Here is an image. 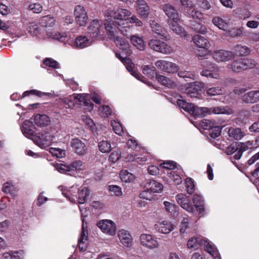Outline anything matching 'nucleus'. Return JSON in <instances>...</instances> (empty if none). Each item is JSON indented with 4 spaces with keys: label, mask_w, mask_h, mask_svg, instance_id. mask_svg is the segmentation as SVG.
I'll return each instance as SVG.
<instances>
[{
    "label": "nucleus",
    "mask_w": 259,
    "mask_h": 259,
    "mask_svg": "<svg viewBox=\"0 0 259 259\" xmlns=\"http://www.w3.org/2000/svg\"><path fill=\"white\" fill-rule=\"evenodd\" d=\"M187 191L189 194H192L195 190V185L192 179L187 178L185 180Z\"/></svg>",
    "instance_id": "obj_51"
},
{
    "label": "nucleus",
    "mask_w": 259,
    "mask_h": 259,
    "mask_svg": "<svg viewBox=\"0 0 259 259\" xmlns=\"http://www.w3.org/2000/svg\"><path fill=\"white\" fill-rule=\"evenodd\" d=\"M235 52L239 56H246L250 53V50L245 46L237 45L235 47Z\"/></svg>",
    "instance_id": "obj_39"
},
{
    "label": "nucleus",
    "mask_w": 259,
    "mask_h": 259,
    "mask_svg": "<svg viewBox=\"0 0 259 259\" xmlns=\"http://www.w3.org/2000/svg\"><path fill=\"white\" fill-rule=\"evenodd\" d=\"M104 16L105 17V28L106 29V24H107L109 26H112L113 30H115L114 26L112 25V22L113 21L119 20L120 16L118 8H114L113 9L111 8L108 9L105 11Z\"/></svg>",
    "instance_id": "obj_7"
},
{
    "label": "nucleus",
    "mask_w": 259,
    "mask_h": 259,
    "mask_svg": "<svg viewBox=\"0 0 259 259\" xmlns=\"http://www.w3.org/2000/svg\"><path fill=\"white\" fill-rule=\"evenodd\" d=\"M201 65L204 68H207L211 71H218L219 70L218 67L215 64L210 62L207 60L206 58L201 59Z\"/></svg>",
    "instance_id": "obj_40"
},
{
    "label": "nucleus",
    "mask_w": 259,
    "mask_h": 259,
    "mask_svg": "<svg viewBox=\"0 0 259 259\" xmlns=\"http://www.w3.org/2000/svg\"><path fill=\"white\" fill-rule=\"evenodd\" d=\"M149 46L151 49L164 54H169L172 52L171 47L158 39L150 40Z\"/></svg>",
    "instance_id": "obj_2"
},
{
    "label": "nucleus",
    "mask_w": 259,
    "mask_h": 259,
    "mask_svg": "<svg viewBox=\"0 0 259 259\" xmlns=\"http://www.w3.org/2000/svg\"><path fill=\"white\" fill-rule=\"evenodd\" d=\"M202 246H204L205 250L207 251L208 253H209L211 255H212L213 257H218V252L216 248L213 245L211 244L206 240V242H205V243H204V244H203Z\"/></svg>",
    "instance_id": "obj_37"
},
{
    "label": "nucleus",
    "mask_w": 259,
    "mask_h": 259,
    "mask_svg": "<svg viewBox=\"0 0 259 259\" xmlns=\"http://www.w3.org/2000/svg\"><path fill=\"white\" fill-rule=\"evenodd\" d=\"M185 13L187 16L199 21H202L204 19L203 14L200 11L194 9L192 7L185 9Z\"/></svg>",
    "instance_id": "obj_22"
},
{
    "label": "nucleus",
    "mask_w": 259,
    "mask_h": 259,
    "mask_svg": "<svg viewBox=\"0 0 259 259\" xmlns=\"http://www.w3.org/2000/svg\"><path fill=\"white\" fill-rule=\"evenodd\" d=\"M39 23L42 27H53L55 24V20L53 17L45 16L40 19Z\"/></svg>",
    "instance_id": "obj_35"
},
{
    "label": "nucleus",
    "mask_w": 259,
    "mask_h": 259,
    "mask_svg": "<svg viewBox=\"0 0 259 259\" xmlns=\"http://www.w3.org/2000/svg\"><path fill=\"white\" fill-rule=\"evenodd\" d=\"M223 92V89L220 87L207 88L206 90V94L209 96L221 95Z\"/></svg>",
    "instance_id": "obj_42"
},
{
    "label": "nucleus",
    "mask_w": 259,
    "mask_h": 259,
    "mask_svg": "<svg viewBox=\"0 0 259 259\" xmlns=\"http://www.w3.org/2000/svg\"><path fill=\"white\" fill-rule=\"evenodd\" d=\"M204 87L203 82L195 81L190 84L189 87L186 89V93L188 96L191 98H199L200 96L199 91Z\"/></svg>",
    "instance_id": "obj_9"
},
{
    "label": "nucleus",
    "mask_w": 259,
    "mask_h": 259,
    "mask_svg": "<svg viewBox=\"0 0 259 259\" xmlns=\"http://www.w3.org/2000/svg\"><path fill=\"white\" fill-rule=\"evenodd\" d=\"M232 70L234 72H240L244 70L243 64L242 62V58L234 61L231 64Z\"/></svg>",
    "instance_id": "obj_41"
},
{
    "label": "nucleus",
    "mask_w": 259,
    "mask_h": 259,
    "mask_svg": "<svg viewBox=\"0 0 259 259\" xmlns=\"http://www.w3.org/2000/svg\"><path fill=\"white\" fill-rule=\"evenodd\" d=\"M228 133L230 138L236 140H240L243 137V134L240 128L230 127Z\"/></svg>",
    "instance_id": "obj_31"
},
{
    "label": "nucleus",
    "mask_w": 259,
    "mask_h": 259,
    "mask_svg": "<svg viewBox=\"0 0 259 259\" xmlns=\"http://www.w3.org/2000/svg\"><path fill=\"white\" fill-rule=\"evenodd\" d=\"M155 65L158 69L168 73H174L179 70V66L175 63L166 60H158Z\"/></svg>",
    "instance_id": "obj_4"
},
{
    "label": "nucleus",
    "mask_w": 259,
    "mask_h": 259,
    "mask_svg": "<svg viewBox=\"0 0 259 259\" xmlns=\"http://www.w3.org/2000/svg\"><path fill=\"white\" fill-rule=\"evenodd\" d=\"M90 194L88 189L86 187L83 188L79 190L78 194V202L79 204H83L85 201V199Z\"/></svg>",
    "instance_id": "obj_38"
},
{
    "label": "nucleus",
    "mask_w": 259,
    "mask_h": 259,
    "mask_svg": "<svg viewBox=\"0 0 259 259\" xmlns=\"http://www.w3.org/2000/svg\"><path fill=\"white\" fill-rule=\"evenodd\" d=\"M178 21H179L168 20L167 23L170 29L176 34L179 35L184 34L185 32V30L181 26L179 25L178 24Z\"/></svg>",
    "instance_id": "obj_32"
},
{
    "label": "nucleus",
    "mask_w": 259,
    "mask_h": 259,
    "mask_svg": "<svg viewBox=\"0 0 259 259\" xmlns=\"http://www.w3.org/2000/svg\"><path fill=\"white\" fill-rule=\"evenodd\" d=\"M55 167L60 172L67 173L69 175L70 169L68 165L63 164L62 163H57Z\"/></svg>",
    "instance_id": "obj_57"
},
{
    "label": "nucleus",
    "mask_w": 259,
    "mask_h": 259,
    "mask_svg": "<svg viewBox=\"0 0 259 259\" xmlns=\"http://www.w3.org/2000/svg\"><path fill=\"white\" fill-rule=\"evenodd\" d=\"M214 123L208 119H203L201 123V126L206 130L212 128L215 125Z\"/></svg>",
    "instance_id": "obj_61"
},
{
    "label": "nucleus",
    "mask_w": 259,
    "mask_h": 259,
    "mask_svg": "<svg viewBox=\"0 0 259 259\" xmlns=\"http://www.w3.org/2000/svg\"><path fill=\"white\" fill-rule=\"evenodd\" d=\"M143 73L149 77H153L156 74V69L154 66H144L142 68Z\"/></svg>",
    "instance_id": "obj_47"
},
{
    "label": "nucleus",
    "mask_w": 259,
    "mask_h": 259,
    "mask_svg": "<svg viewBox=\"0 0 259 259\" xmlns=\"http://www.w3.org/2000/svg\"><path fill=\"white\" fill-rule=\"evenodd\" d=\"M43 64L46 66L54 68H59V63L52 58H46L43 62Z\"/></svg>",
    "instance_id": "obj_55"
},
{
    "label": "nucleus",
    "mask_w": 259,
    "mask_h": 259,
    "mask_svg": "<svg viewBox=\"0 0 259 259\" xmlns=\"http://www.w3.org/2000/svg\"><path fill=\"white\" fill-rule=\"evenodd\" d=\"M212 23L220 29L227 30L228 28V23L220 17H215L212 19Z\"/></svg>",
    "instance_id": "obj_36"
},
{
    "label": "nucleus",
    "mask_w": 259,
    "mask_h": 259,
    "mask_svg": "<svg viewBox=\"0 0 259 259\" xmlns=\"http://www.w3.org/2000/svg\"><path fill=\"white\" fill-rule=\"evenodd\" d=\"M99 149L102 153H108L111 150V144L106 141H102L99 143Z\"/></svg>",
    "instance_id": "obj_46"
},
{
    "label": "nucleus",
    "mask_w": 259,
    "mask_h": 259,
    "mask_svg": "<svg viewBox=\"0 0 259 259\" xmlns=\"http://www.w3.org/2000/svg\"><path fill=\"white\" fill-rule=\"evenodd\" d=\"M177 202L184 209L188 212H193L194 207L190 202L189 197L185 194L180 193L176 197Z\"/></svg>",
    "instance_id": "obj_11"
},
{
    "label": "nucleus",
    "mask_w": 259,
    "mask_h": 259,
    "mask_svg": "<svg viewBox=\"0 0 259 259\" xmlns=\"http://www.w3.org/2000/svg\"><path fill=\"white\" fill-rule=\"evenodd\" d=\"M243 29L241 27L234 28L228 31V35L232 37L241 36L243 35Z\"/></svg>",
    "instance_id": "obj_53"
},
{
    "label": "nucleus",
    "mask_w": 259,
    "mask_h": 259,
    "mask_svg": "<svg viewBox=\"0 0 259 259\" xmlns=\"http://www.w3.org/2000/svg\"><path fill=\"white\" fill-rule=\"evenodd\" d=\"M137 11L141 17L146 18L150 13V8L144 0L137 2Z\"/></svg>",
    "instance_id": "obj_17"
},
{
    "label": "nucleus",
    "mask_w": 259,
    "mask_h": 259,
    "mask_svg": "<svg viewBox=\"0 0 259 259\" xmlns=\"http://www.w3.org/2000/svg\"><path fill=\"white\" fill-rule=\"evenodd\" d=\"M200 22L201 21L198 22L197 21L192 22L191 24V27L196 32L203 34H205L207 32V28Z\"/></svg>",
    "instance_id": "obj_30"
},
{
    "label": "nucleus",
    "mask_w": 259,
    "mask_h": 259,
    "mask_svg": "<svg viewBox=\"0 0 259 259\" xmlns=\"http://www.w3.org/2000/svg\"><path fill=\"white\" fill-rule=\"evenodd\" d=\"M206 242V240L201 236L192 237L189 239L187 246L190 249L196 248L198 245L202 246Z\"/></svg>",
    "instance_id": "obj_25"
},
{
    "label": "nucleus",
    "mask_w": 259,
    "mask_h": 259,
    "mask_svg": "<svg viewBox=\"0 0 259 259\" xmlns=\"http://www.w3.org/2000/svg\"><path fill=\"white\" fill-rule=\"evenodd\" d=\"M211 71L210 70H204L202 71L200 73V74L202 76H206L207 77H211L213 78H218L219 77V74L218 73H212Z\"/></svg>",
    "instance_id": "obj_60"
},
{
    "label": "nucleus",
    "mask_w": 259,
    "mask_h": 259,
    "mask_svg": "<svg viewBox=\"0 0 259 259\" xmlns=\"http://www.w3.org/2000/svg\"><path fill=\"white\" fill-rule=\"evenodd\" d=\"M157 81L163 85L168 88H174L176 87V83L169 78L158 75L156 76Z\"/></svg>",
    "instance_id": "obj_34"
},
{
    "label": "nucleus",
    "mask_w": 259,
    "mask_h": 259,
    "mask_svg": "<svg viewBox=\"0 0 259 259\" xmlns=\"http://www.w3.org/2000/svg\"><path fill=\"white\" fill-rule=\"evenodd\" d=\"M152 192L148 190V188L147 187L146 190L143 191L140 194V197L141 198L146 200H151L152 198Z\"/></svg>",
    "instance_id": "obj_63"
},
{
    "label": "nucleus",
    "mask_w": 259,
    "mask_h": 259,
    "mask_svg": "<svg viewBox=\"0 0 259 259\" xmlns=\"http://www.w3.org/2000/svg\"><path fill=\"white\" fill-rule=\"evenodd\" d=\"M33 142L40 147L49 145L52 142V137L49 134H42L41 136H36L33 138Z\"/></svg>",
    "instance_id": "obj_18"
},
{
    "label": "nucleus",
    "mask_w": 259,
    "mask_h": 259,
    "mask_svg": "<svg viewBox=\"0 0 259 259\" xmlns=\"http://www.w3.org/2000/svg\"><path fill=\"white\" fill-rule=\"evenodd\" d=\"M73 95L72 96H69V97H66L64 98L61 99V101L62 103H63L66 106H67V107L68 108H73L74 107L75 103L73 101Z\"/></svg>",
    "instance_id": "obj_58"
},
{
    "label": "nucleus",
    "mask_w": 259,
    "mask_h": 259,
    "mask_svg": "<svg viewBox=\"0 0 259 259\" xmlns=\"http://www.w3.org/2000/svg\"><path fill=\"white\" fill-rule=\"evenodd\" d=\"M76 22L80 26H84L87 22L88 17L87 12L83 7L78 5L75 7L74 12Z\"/></svg>",
    "instance_id": "obj_8"
},
{
    "label": "nucleus",
    "mask_w": 259,
    "mask_h": 259,
    "mask_svg": "<svg viewBox=\"0 0 259 259\" xmlns=\"http://www.w3.org/2000/svg\"><path fill=\"white\" fill-rule=\"evenodd\" d=\"M97 226L103 232L110 235H114L116 232L115 224L111 220H103L97 224Z\"/></svg>",
    "instance_id": "obj_6"
},
{
    "label": "nucleus",
    "mask_w": 259,
    "mask_h": 259,
    "mask_svg": "<svg viewBox=\"0 0 259 259\" xmlns=\"http://www.w3.org/2000/svg\"><path fill=\"white\" fill-rule=\"evenodd\" d=\"M70 144L73 151L76 154L82 156L87 153L88 148L81 140L78 139H73L71 140Z\"/></svg>",
    "instance_id": "obj_10"
},
{
    "label": "nucleus",
    "mask_w": 259,
    "mask_h": 259,
    "mask_svg": "<svg viewBox=\"0 0 259 259\" xmlns=\"http://www.w3.org/2000/svg\"><path fill=\"white\" fill-rule=\"evenodd\" d=\"M118 236L121 243L126 247H130L132 245L133 238L127 230L122 229L118 231Z\"/></svg>",
    "instance_id": "obj_16"
},
{
    "label": "nucleus",
    "mask_w": 259,
    "mask_h": 259,
    "mask_svg": "<svg viewBox=\"0 0 259 259\" xmlns=\"http://www.w3.org/2000/svg\"><path fill=\"white\" fill-rule=\"evenodd\" d=\"M21 131L23 135L28 138H30L33 141V138L36 136L33 131V122L29 120L24 121L21 127Z\"/></svg>",
    "instance_id": "obj_14"
},
{
    "label": "nucleus",
    "mask_w": 259,
    "mask_h": 259,
    "mask_svg": "<svg viewBox=\"0 0 259 259\" xmlns=\"http://www.w3.org/2000/svg\"><path fill=\"white\" fill-rule=\"evenodd\" d=\"M100 24L98 20H94L92 21L90 24L89 28V33L93 38H97L99 35H101L100 30Z\"/></svg>",
    "instance_id": "obj_20"
},
{
    "label": "nucleus",
    "mask_w": 259,
    "mask_h": 259,
    "mask_svg": "<svg viewBox=\"0 0 259 259\" xmlns=\"http://www.w3.org/2000/svg\"><path fill=\"white\" fill-rule=\"evenodd\" d=\"M109 191L112 195L120 196L122 194L121 188L117 185L109 186Z\"/></svg>",
    "instance_id": "obj_52"
},
{
    "label": "nucleus",
    "mask_w": 259,
    "mask_h": 259,
    "mask_svg": "<svg viewBox=\"0 0 259 259\" xmlns=\"http://www.w3.org/2000/svg\"><path fill=\"white\" fill-rule=\"evenodd\" d=\"M120 178L122 182H130L134 180V176L127 170H122L120 173Z\"/></svg>",
    "instance_id": "obj_43"
},
{
    "label": "nucleus",
    "mask_w": 259,
    "mask_h": 259,
    "mask_svg": "<svg viewBox=\"0 0 259 259\" xmlns=\"http://www.w3.org/2000/svg\"><path fill=\"white\" fill-rule=\"evenodd\" d=\"M210 114V110L205 107H199L194 105L191 115L194 117H203Z\"/></svg>",
    "instance_id": "obj_27"
},
{
    "label": "nucleus",
    "mask_w": 259,
    "mask_h": 259,
    "mask_svg": "<svg viewBox=\"0 0 259 259\" xmlns=\"http://www.w3.org/2000/svg\"><path fill=\"white\" fill-rule=\"evenodd\" d=\"M29 32L32 35L37 36L40 34L39 27L35 23H31L29 25Z\"/></svg>",
    "instance_id": "obj_54"
},
{
    "label": "nucleus",
    "mask_w": 259,
    "mask_h": 259,
    "mask_svg": "<svg viewBox=\"0 0 259 259\" xmlns=\"http://www.w3.org/2000/svg\"><path fill=\"white\" fill-rule=\"evenodd\" d=\"M242 101L246 103H254L259 101V90L251 91L244 94Z\"/></svg>",
    "instance_id": "obj_19"
},
{
    "label": "nucleus",
    "mask_w": 259,
    "mask_h": 259,
    "mask_svg": "<svg viewBox=\"0 0 259 259\" xmlns=\"http://www.w3.org/2000/svg\"><path fill=\"white\" fill-rule=\"evenodd\" d=\"M29 8L34 13H39L42 11V7L39 4L34 3L29 5Z\"/></svg>",
    "instance_id": "obj_64"
},
{
    "label": "nucleus",
    "mask_w": 259,
    "mask_h": 259,
    "mask_svg": "<svg viewBox=\"0 0 259 259\" xmlns=\"http://www.w3.org/2000/svg\"><path fill=\"white\" fill-rule=\"evenodd\" d=\"M106 30L108 38L113 41L116 46L120 50H122L125 53L130 55L131 53V50L130 48V45L126 40L122 37L118 36L116 34V31L113 30L112 26H109L106 24Z\"/></svg>",
    "instance_id": "obj_1"
},
{
    "label": "nucleus",
    "mask_w": 259,
    "mask_h": 259,
    "mask_svg": "<svg viewBox=\"0 0 259 259\" xmlns=\"http://www.w3.org/2000/svg\"><path fill=\"white\" fill-rule=\"evenodd\" d=\"M92 43L88 38L85 36H79L76 38L74 42V46L77 48L83 49L90 46Z\"/></svg>",
    "instance_id": "obj_24"
},
{
    "label": "nucleus",
    "mask_w": 259,
    "mask_h": 259,
    "mask_svg": "<svg viewBox=\"0 0 259 259\" xmlns=\"http://www.w3.org/2000/svg\"><path fill=\"white\" fill-rule=\"evenodd\" d=\"M163 204L166 211L170 213H174L176 212L177 206L176 204L166 201H164Z\"/></svg>",
    "instance_id": "obj_56"
},
{
    "label": "nucleus",
    "mask_w": 259,
    "mask_h": 259,
    "mask_svg": "<svg viewBox=\"0 0 259 259\" xmlns=\"http://www.w3.org/2000/svg\"><path fill=\"white\" fill-rule=\"evenodd\" d=\"M211 131L210 132L209 135L210 137L212 138H215L220 136L221 133V128L219 126H214L212 128L210 129Z\"/></svg>",
    "instance_id": "obj_62"
},
{
    "label": "nucleus",
    "mask_w": 259,
    "mask_h": 259,
    "mask_svg": "<svg viewBox=\"0 0 259 259\" xmlns=\"http://www.w3.org/2000/svg\"><path fill=\"white\" fill-rule=\"evenodd\" d=\"M162 10L169 18L168 20L179 21L180 20L179 15L177 9L170 4L164 5Z\"/></svg>",
    "instance_id": "obj_13"
},
{
    "label": "nucleus",
    "mask_w": 259,
    "mask_h": 259,
    "mask_svg": "<svg viewBox=\"0 0 259 259\" xmlns=\"http://www.w3.org/2000/svg\"><path fill=\"white\" fill-rule=\"evenodd\" d=\"M82 165V162L80 160H75L72 162L70 164L68 165L70 170L69 175H72L74 174V172L76 170H79L81 169V167Z\"/></svg>",
    "instance_id": "obj_44"
},
{
    "label": "nucleus",
    "mask_w": 259,
    "mask_h": 259,
    "mask_svg": "<svg viewBox=\"0 0 259 259\" xmlns=\"http://www.w3.org/2000/svg\"><path fill=\"white\" fill-rule=\"evenodd\" d=\"M50 152L58 158H62L65 155V151L59 148H51Z\"/></svg>",
    "instance_id": "obj_59"
},
{
    "label": "nucleus",
    "mask_w": 259,
    "mask_h": 259,
    "mask_svg": "<svg viewBox=\"0 0 259 259\" xmlns=\"http://www.w3.org/2000/svg\"><path fill=\"white\" fill-rule=\"evenodd\" d=\"M124 63L126 66L127 70L131 72V74L135 76L136 78L141 80L142 75L138 73L134 69V64L132 62L130 59H125L124 60Z\"/></svg>",
    "instance_id": "obj_33"
},
{
    "label": "nucleus",
    "mask_w": 259,
    "mask_h": 259,
    "mask_svg": "<svg viewBox=\"0 0 259 259\" xmlns=\"http://www.w3.org/2000/svg\"><path fill=\"white\" fill-rule=\"evenodd\" d=\"M47 35L51 38L58 40L60 41H63L66 36L64 33H61L57 32H48Z\"/></svg>",
    "instance_id": "obj_48"
},
{
    "label": "nucleus",
    "mask_w": 259,
    "mask_h": 259,
    "mask_svg": "<svg viewBox=\"0 0 259 259\" xmlns=\"http://www.w3.org/2000/svg\"><path fill=\"white\" fill-rule=\"evenodd\" d=\"M242 62L243 64L244 70L252 68L256 65V61L252 59L242 58Z\"/></svg>",
    "instance_id": "obj_45"
},
{
    "label": "nucleus",
    "mask_w": 259,
    "mask_h": 259,
    "mask_svg": "<svg viewBox=\"0 0 259 259\" xmlns=\"http://www.w3.org/2000/svg\"><path fill=\"white\" fill-rule=\"evenodd\" d=\"M193 40L195 44L198 48L208 50L210 46L209 41L204 37L199 35L194 36Z\"/></svg>",
    "instance_id": "obj_23"
},
{
    "label": "nucleus",
    "mask_w": 259,
    "mask_h": 259,
    "mask_svg": "<svg viewBox=\"0 0 259 259\" xmlns=\"http://www.w3.org/2000/svg\"><path fill=\"white\" fill-rule=\"evenodd\" d=\"M140 241L142 246L150 249L158 248L160 247V244L157 239L150 234H141Z\"/></svg>",
    "instance_id": "obj_3"
},
{
    "label": "nucleus",
    "mask_w": 259,
    "mask_h": 259,
    "mask_svg": "<svg viewBox=\"0 0 259 259\" xmlns=\"http://www.w3.org/2000/svg\"><path fill=\"white\" fill-rule=\"evenodd\" d=\"M118 10L119 13V20L113 21L112 25L114 27H123L127 23V17L131 16L132 13L126 9L118 8Z\"/></svg>",
    "instance_id": "obj_12"
},
{
    "label": "nucleus",
    "mask_w": 259,
    "mask_h": 259,
    "mask_svg": "<svg viewBox=\"0 0 259 259\" xmlns=\"http://www.w3.org/2000/svg\"><path fill=\"white\" fill-rule=\"evenodd\" d=\"M132 44L140 51H143L145 49V45L142 37L137 35H132L130 37Z\"/></svg>",
    "instance_id": "obj_29"
},
{
    "label": "nucleus",
    "mask_w": 259,
    "mask_h": 259,
    "mask_svg": "<svg viewBox=\"0 0 259 259\" xmlns=\"http://www.w3.org/2000/svg\"><path fill=\"white\" fill-rule=\"evenodd\" d=\"M3 191L6 193H10L12 196H15V187L10 182H8L4 185Z\"/></svg>",
    "instance_id": "obj_50"
},
{
    "label": "nucleus",
    "mask_w": 259,
    "mask_h": 259,
    "mask_svg": "<svg viewBox=\"0 0 259 259\" xmlns=\"http://www.w3.org/2000/svg\"><path fill=\"white\" fill-rule=\"evenodd\" d=\"M155 229L159 233L163 234H168L173 230V226L168 221H163L157 223L154 225Z\"/></svg>",
    "instance_id": "obj_15"
},
{
    "label": "nucleus",
    "mask_w": 259,
    "mask_h": 259,
    "mask_svg": "<svg viewBox=\"0 0 259 259\" xmlns=\"http://www.w3.org/2000/svg\"><path fill=\"white\" fill-rule=\"evenodd\" d=\"M241 145H242L238 142H234L226 148L225 152L227 155H231L238 150Z\"/></svg>",
    "instance_id": "obj_49"
},
{
    "label": "nucleus",
    "mask_w": 259,
    "mask_h": 259,
    "mask_svg": "<svg viewBox=\"0 0 259 259\" xmlns=\"http://www.w3.org/2000/svg\"><path fill=\"white\" fill-rule=\"evenodd\" d=\"M34 122L37 126L42 127L49 125L51 123V120L46 114H36L34 116Z\"/></svg>",
    "instance_id": "obj_21"
},
{
    "label": "nucleus",
    "mask_w": 259,
    "mask_h": 259,
    "mask_svg": "<svg viewBox=\"0 0 259 259\" xmlns=\"http://www.w3.org/2000/svg\"><path fill=\"white\" fill-rule=\"evenodd\" d=\"M147 187L152 193H160L163 189V185L154 180H151L147 183Z\"/></svg>",
    "instance_id": "obj_28"
},
{
    "label": "nucleus",
    "mask_w": 259,
    "mask_h": 259,
    "mask_svg": "<svg viewBox=\"0 0 259 259\" xmlns=\"http://www.w3.org/2000/svg\"><path fill=\"white\" fill-rule=\"evenodd\" d=\"M212 56L213 58L218 62H226L234 58L235 54L231 51L220 50L214 51Z\"/></svg>",
    "instance_id": "obj_5"
},
{
    "label": "nucleus",
    "mask_w": 259,
    "mask_h": 259,
    "mask_svg": "<svg viewBox=\"0 0 259 259\" xmlns=\"http://www.w3.org/2000/svg\"><path fill=\"white\" fill-rule=\"evenodd\" d=\"M150 26L153 32L160 36L166 37L167 31L166 29L163 28L159 24L155 21H152L150 23Z\"/></svg>",
    "instance_id": "obj_26"
}]
</instances>
